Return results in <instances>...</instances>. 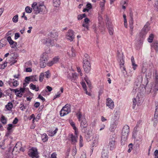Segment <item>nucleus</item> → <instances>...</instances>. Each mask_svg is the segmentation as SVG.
Returning a JSON list of instances; mask_svg holds the SVG:
<instances>
[{
  "mask_svg": "<svg viewBox=\"0 0 158 158\" xmlns=\"http://www.w3.org/2000/svg\"><path fill=\"white\" fill-rule=\"evenodd\" d=\"M77 116L78 121L80 122L81 131L85 133L87 131L88 124L85 115L79 112L77 114Z\"/></svg>",
  "mask_w": 158,
  "mask_h": 158,
  "instance_id": "1",
  "label": "nucleus"
},
{
  "mask_svg": "<svg viewBox=\"0 0 158 158\" xmlns=\"http://www.w3.org/2000/svg\"><path fill=\"white\" fill-rule=\"evenodd\" d=\"M58 35H56V33H50L48 34L47 37H45L41 40L42 42L44 44H46L48 46L54 45L53 41L57 40Z\"/></svg>",
  "mask_w": 158,
  "mask_h": 158,
  "instance_id": "2",
  "label": "nucleus"
},
{
  "mask_svg": "<svg viewBox=\"0 0 158 158\" xmlns=\"http://www.w3.org/2000/svg\"><path fill=\"white\" fill-rule=\"evenodd\" d=\"M83 68L85 71L88 73L90 70L91 65L90 63V58L87 54L84 55L83 58Z\"/></svg>",
  "mask_w": 158,
  "mask_h": 158,
  "instance_id": "3",
  "label": "nucleus"
},
{
  "mask_svg": "<svg viewBox=\"0 0 158 158\" xmlns=\"http://www.w3.org/2000/svg\"><path fill=\"white\" fill-rule=\"evenodd\" d=\"M129 132V127L127 125H125L123 127L121 136V142L126 141Z\"/></svg>",
  "mask_w": 158,
  "mask_h": 158,
  "instance_id": "4",
  "label": "nucleus"
},
{
  "mask_svg": "<svg viewBox=\"0 0 158 158\" xmlns=\"http://www.w3.org/2000/svg\"><path fill=\"white\" fill-rule=\"evenodd\" d=\"M70 111V105L67 104L63 107L60 111V115L61 116H63L69 114Z\"/></svg>",
  "mask_w": 158,
  "mask_h": 158,
  "instance_id": "5",
  "label": "nucleus"
},
{
  "mask_svg": "<svg viewBox=\"0 0 158 158\" xmlns=\"http://www.w3.org/2000/svg\"><path fill=\"white\" fill-rule=\"evenodd\" d=\"M155 82L152 84L151 88V91L154 92V94H156V92L158 91V76L156 73L155 75Z\"/></svg>",
  "mask_w": 158,
  "mask_h": 158,
  "instance_id": "6",
  "label": "nucleus"
},
{
  "mask_svg": "<svg viewBox=\"0 0 158 158\" xmlns=\"http://www.w3.org/2000/svg\"><path fill=\"white\" fill-rule=\"evenodd\" d=\"M148 26L149 23H147L140 33V37L143 39L145 37L146 35L149 30Z\"/></svg>",
  "mask_w": 158,
  "mask_h": 158,
  "instance_id": "7",
  "label": "nucleus"
},
{
  "mask_svg": "<svg viewBox=\"0 0 158 158\" xmlns=\"http://www.w3.org/2000/svg\"><path fill=\"white\" fill-rule=\"evenodd\" d=\"M118 60L119 61L121 69L122 71H125V68L124 66V61L123 58V54L118 53L117 54Z\"/></svg>",
  "mask_w": 158,
  "mask_h": 158,
  "instance_id": "8",
  "label": "nucleus"
},
{
  "mask_svg": "<svg viewBox=\"0 0 158 158\" xmlns=\"http://www.w3.org/2000/svg\"><path fill=\"white\" fill-rule=\"evenodd\" d=\"M42 6L41 5L38 4L36 2L33 3L31 6L32 9L35 11V14H37L42 11L41 9V7Z\"/></svg>",
  "mask_w": 158,
  "mask_h": 158,
  "instance_id": "9",
  "label": "nucleus"
},
{
  "mask_svg": "<svg viewBox=\"0 0 158 158\" xmlns=\"http://www.w3.org/2000/svg\"><path fill=\"white\" fill-rule=\"evenodd\" d=\"M28 155L29 156L32 158H37L38 156V152L37 149L34 148H32L29 149L28 151Z\"/></svg>",
  "mask_w": 158,
  "mask_h": 158,
  "instance_id": "10",
  "label": "nucleus"
},
{
  "mask_svg": "<svg viewBox=\"0 0 158 158\" xmlns=\"http://www.w3.org/2000/svg\"><path fill=\"white\" fill-rule=\"evenodd\" d=\"M108 147L110 151H113L116 148V145L115 142V139L114 137L109 139Z\"/></svg>",
  "mask_w": 158,
  "mask_h": 158,
  "instance_id": "11",
  "label": "nucleus"
},
{
  "mask_svg": "<svg viewBox=\"0 0 158 158\" xmlns=\"http://www.w3.org/2000/svg\"><path fill=\"white\" fill-rule=\"evenodd\" d=\"M106 24L107 25V28L108 30L109 34L110 35H113L114 33V30L113 26L110 21L109 19L106 18Z\"/></svg>",
  "mask_w": 158,
  "mask_h": 158,
  "instance_id": "12",
  "label": "nucleus"
},
{
  "mask_svg": "<svg viewBox=\"0 0 158 158\" xmlns=\"http://www.w3.org/2000/svg\"><path fill=\"white\" fill-rule=\"evenodd\" d=\"M155 106H156V108L155 110V114L154 118L152 119L153 122V125L156 126L158 123V102L155 103Z\"/></svg>",
  "mask_w": 158,
  "mask_h": 158,
  "instance_id": "13",
  "label": "nucleus"
},
{
  "mask_svg": "<svg viewBox=\"0 0 158 158\" xmlns=\"http://www.w3.org/2000/svg\"><path fill=\"white\" fill-rule=\"evenodd\" d=\"M98 20L99 22V23L100 25L99 26L100 27H101V28H100L99 30L101 31L102 32L103 31L105 30V29L104 26H103V21L102 15L100 14L98 15Z\"/></svg>",
  "mask_w": 158,
  "mask_h": 158,
  "instance_id": "14",
  "label": "nucleus"
},
{
  "mask_svg": "<svg viewBox=\"0 0 158 158\" xmlns=\"http://www.w3.org/2000/svg\"><path fill=\"white\" fill-rule=\"evenodd\" d=\"M66 38L71 41L73 40L74 38V32L72 30H69L67 33L66 34Z\"/></svg>",
  "mask_w": 158,
  "mask_h": 158,
  "instance_id": "15",
  "label": "nucleus"
},
{
  "mask_svg": "<svg viewBox=\"0 0 158 158\" xmlns=\"http://www.w3.org/2000/svg\"><path fill=\"white\" fill-rule=\"evenodd\" d=\"M77 134H75V135H74L72 134H69V140L71 141V143L73 144H75L77 142Z\"/></svg>",
  "mask_w": 158,
  "mask_h": 158,
  "instance_id": "16",
  "label": "nucleus"
},
{
  "mask_svg": "<svg viewBox=\"0 0 158 158\" xmlns=\"http://www.w3.org/2000/svg\"><path fill=\"white\" fill-rule=\"evenodd\" d=\"M15 94L17 96L21 98L22 97L23 94L25 92V88H20L19 90L18 89H14Z\"/></svg>",
  "mask_w": 158,
  "mask_h": 158,
  "instance_id": "17",
  "label": "nucleus"
},
{
  "mask_svg": "<svg viewBox=\"0 0 158 158\" xmlns=\"http://www.w3.org/2000/svg\"><path fill=\"white\" fill-rule=\"evenodd\" d=\"M106 105L110 108L112 109L114 106V102L110 98H108L106 99Z\"/></svg>",
  "mask_w": 158,
  "mask_h": 158,
  "instance_id": "18",
  "label": "nucleus"
},
{
  "mask_svg": "<svg viewBox=\"0 0 158 158\" xmlns=\"http://www.w3.org/2000/svg\"><path fill=\"white\" fill-rule=\"evenodd\" d=\"M93 141L91 144L92 147H96L98 144L99 136L95 135L93 138Z\"/></svg>",
  "mask_w": 158,
  "mask_h": 158,
  "instance_id": "19",
  "label": "nucleus"
},
{
  "mask_svg": "<svg viewBox=\"0 0 158 158\" xmlns=\"http://www.w3.org/2000/svg\"><path fill=\"white\" fill-rule=\"evenodd\" d=\"M142 103V100H140L139 97H137L136 98H134L133 99V108L134 109L135 106L137 104L138 105H140Z\"/></svg>",
  "mask_w": 158,
  "mask_h": 158,
  "instance_id": "20",
  "label": "nucleus"
},
{
  "mask_svg": "<svg viewBox=\"0 0 158 158\" xmlns=\"http://www.w3.org/2000/svg\"><path fill=\"white\" fill-rule=\"evenodd\" d=\"M158 41L154 40L151 45V48L152 50L154 49L156 52L158 51Z\"/></svg>",
  "mask_w": 158,
  "mask_h": 158,
  "instance_id": "21",
  "label": "nucleus"
},
{
  "mask_svg": "<svg viewBox=\"0 0 158 158\" xmlns=\"http://www.w3.org/2000/svg\"><path fill=\"white\" fill-rule=\"evenodd\" d=\"M131 19L130 20H132L134 21V19H136L138 18V13L135 11H131L130 13Z\"/></svg>",
  "mask_w": 158,
  "mask_h": 158,
  "instance_id": "22",
  "label": "nucleus"
},
{
  "mask_svg": "<svg viewBox=\"0 0 158 158\" xmlns=\"http://www.w3.org/2000/svg\"><path fill=\"white\" fill-rule=\"evenodd\" d=\"M77 74L76 73H72L71 75L69 74L67 76V78L72 81H74L77 78Z\"/></svg>",
  "mask_w": 158,
  "mask_h": 158,
  "instance_id": "23",
  "label": "nucleus"
},
{
  "mask_svg": "<svg viewBox=\"0 0 158 158\" xmlns=\"http://www.w3.org/2000/svg\"><path fill=\"white\" fill-rule=\"evenodd\" d=\"M68 55L70 58L74 57L76 56L74 49L72 48L71 50H69L67 52Z\"/></svg>",
  "mask_w": 158,
  "mask_h": 158,
  "instance_id": "24",
  "label": "nucleus"
},
{
  "mask_svg": "<svg viewBox=\"0 0 158 158\" xmlns=\"http://www.w3.org/2000/svg\"><path fill=\"white\" fill-rule=\"evenodd\" d=\"M117 124L118 122L116 121H115L111 124L109 128L110 131L111 132L113 131L116 128Z\"/></svg>",
  "mask_w": 158,
  "mask_h": 158,
  "instance_id": "25",
  "label": "nucleus"
},
{
  "mask_svg": "<svg viewBox=\"0 0 158 158\" xmlns=\"http://www.w3.org/2000/svg\"><path fill=\"white\" fill-rule=\"evenodd\" d=\"M48 62L47 60H44L42 58H40V67L44 68L46 66Z\"/></svg>",
  "mask_w": 158,
  "mask_h": 158,
  "instance_id": "26",
  "label": "nucleus"
},
{
  "mask_svg": "<svg viewBox=\"0 0 158 158\" xmlns=\"http://www.w3.org/2000/svg\"><path fill=\"white\" fill-rule=\"evenodd\" d=\"M52 90V88L51 87L49 86H47L45 89L43 90L41 94L44 96L45 95L47 94L48 92H51Z\"/></svg>",
  "mask_w": 158,
  "mask_h": 158,
  "instance_id": "27",
  "label": "nucleus"
},
{
  "mask_svg": "<svg viewBox=\"0 0 158 158\" xmlns=\"http://www.w3.org/2000/svg\"><path fill=\"white\" fill-rule=\"evenodd\" d=\"M131 61L132 66V68L134 70H135L137 69L138 65L135 63V60L134 57L133 56H132L131 58Z\"/></svg>",
  "mask_w": 158,
  "mask_h": 158,
  "instance_id": "28",
  "label": "nucleus"
},
{
  "mask_svg": "<svg viewBox=\"0 0 158 158\" xmlns=\"http://www.w3.org/2000/svg\"><path fill=\"white\" fill-rule=\"evenodd\" d=\"M129 23L130 27V30L131 31V35H132L133 33V30L134 28V21H133L132 20H130Z\"/></svg>",
  "mask_w": 158,
  "mask_h": 158,
  "instance_id": "29",
  "label": "nucleus"
},
{
  "mask_svg": "<svg viewBox=\"0 0 158 158\" xmlns=\"http://www.w3.org/2000/svg\"><path fill=\"white\" fill-rule=\"evenodd\" d=\"M69 123L73 127V129L75 131V134H77V133L78 132L77 129L74 123L72 121V120H70L69 121Z\"/></svg>",
  "mask_w": 158,
  "mask_h": 158,
  "instance_id": "30",
  "label": "nucleus"
},
{
  "mask_svg": "<svg viewBox=\"0 0 158 158\" xmlns=\"http://www.w3.org/2000/svg\"><path fill=\"white\" fill-rule=\"evenodd\" d=\"M16 56L12 57L10 58V59L9 60L8 62L10 64V65H12L15 63L17 60H16Z\"/></svg>",
  "mask_w": 158,
  "mask_h": 158,
  "instance_id": "31",
  "label": "nucleus"
},
{
  "mask_svg": "<svg viewBox=\"0 0 158 158\" xmlns=\"http://www.w3.org/2000/svg\"><path fill=\"white\" fill-rule=\"evenodd\" d=\"M58 131V129L56 128L54 131H49L48 132V135L50 136H52L56 134L57 131Z\"/></svg>",
  "mask_w": 158,
  "mask_h": 158,
  "instance_id": "32",
  "label": "nucleus"
},
{
  "mask_svg": "<svg viewBox=\"0 0 158 158\" xmlns=\"http://www.w3.org/2000/svg\"><path fill=\"white\" fill-rule=\"evenodd\" d=\"M81 84L86 94L89 96L91 95L90 93L89 92H88L87 90V89L86 88V85L85 83L84 82H82L81 83Z\"/></svg>",
  "mask_w": 158,
  "mask_h": 158,
  "instance_id": "33",
  "label": "nucleus"
},
{
  "mask_svg": "<svg viewBox=\"0 0 158 158\" xmlns=\"http://www.w3.org/2000/svg\"><path fill=\"white\" fill-rule=\"evenodd\" d=\"M13 107V104L11 102H9L6 106V107L8 110H10Z\"/></svg>",
  "mask_w": 158,
  "mask_h": 158,
  "instance_id": "34",
  "label": "nucleus"
},
{
  "mask_svg": "<svg viewBox=\"0 0 158 158\" xmlns=\"http://www.w3.org/2000/svg\"><path fill=\"white\" fill-rule=\"evenodd\" d=\"M30 89L33 90H35V91H38L39 90V88L38 87H36L35 85H34L32 83L30 85Z\"/></svg>",
  "mask_w": 158,
  "mask_h": 158,
  "instance_id": "35",
  "label": "nucleus"
},
{
  "mask_svg": "<svg viewBox=\"0 0 158 158\" xmlns=\"http://www.w3.org/2000/svg\"><path fill=\"white\" fill-rule=\"evenodd\" d=\"M48 54L47 52L44 53L40 57V58H42L44 60H47V61H48Z\"/></svg>",
  "mask_w": 158,
  "mask_h": 158,
  "instance_id": "36",
  "label": "nucleus"
},
{
  "mask_svg": "<svg viewBox=\"0 0 158 158\" xmlns=\"http://www.w3.org/2000/svg\"><path fill=\"white\" fill-rule=\"evenodd\" d=\"M30 77L31 81H37L38 79V77L36 75L31 76Z\"/></svg>",
  "mask_w": 158,
  "mask_h": 158,
  "instance_id": "37",
  "label": "nucleus"
},
{
  "mask_svg": "<svg viewBox=\"0 0 158 158\" xmlns=\"http://www.w3.org/2000/svg\"><path fill=\"white\" fill-rule=\"evenodd\" d=\"M41 139L43 142H45L48 140V136L45 133L43 134L41 136Z\"/></svg>",
  "mask_w": 158,
  "mask_h": 158,
  "instance_id": "38",
  "label": "nucleus"
},
{
  "mask_svg": "<svg viewBox=\"0 0 158 158\" xmlns=\"http://www.w3.org/2000/svg\"><path fill=\"white\" fill-rule=\"evenodd\" d=\"M154 37V35L152 34L150 35L148 39V41L149 43H152L153 41V39Z\"/></svg>",
  "mask_w": 158,
  "mask_h": 158,
  "instance_id": "39",
  "label": "nucleus"
},
{
  "mask_svg": "<svg viewBox=\"0 0 158 158\" xmlns=\"http://www.w3.org/2000/svg\"><path fill=\"white\" fill-rule=\"evenodd\" d=\"M9 43L11 45L12 48H14L16 47L17 44L16 42L14 41L13 40L9 42Z\"/></svg>",
  "mask_w": 158,
  "mask_h": 158,
  "instance_id": "40",
  "label": "nucleus"
},
{
  "mask_svg": "<svg viewBox=\"0 0 158 158\" xmlns=\"http://www.w3.org/2000/svg\"><path fill=\"white\" fill-rule=\"evenodd\" d=\"M83 138L81 135L80 136L79 138V146L80 147H82L83 146Z\"/></svg>",
  "mask_w": 158,
  "mask_h": 158,
  "instance_id": "41",
  "label": "nucleus"
},
{
  "mask_svg": "<svg viewBox=\"0 0 158 158\" xmlns=\"http://www.w3.org/2000/svg\"><path fill=\"white\" fill-rule=\"evenodd\" d=\"M86 15L85 14H80L78 15L77 18L78 20H80L83 18L85 17Z\"/></svg>",
  "mask_w": 158,
  "mask_h": 158,
  "instance_id": "42",
  "label": "nucleus"
},
{
  "mask_svg": "<svg viewBox=\"0 0 158 158\" xmlns=\"http://www.w3.org/2000/svg\"><path fill=\"white\" fill-rule=\"evenodd\" d=\"M32 9L30 7L27 6L25 9V11L28 13H30L32 12Z\"/></svg>",
  "mask_w": 158,
  "mask_h": 158,
  "instance_id": "43",
  "label": "nucleus"
},
{
  "mask_svg": "<svg viewBox=\"0 0 158 158\" xmlns=\"http://www.w3.org/2000/svg\"><path fill=\"white\" fill-rule=\"evenodd\" d=\"M101 156L108 157V152L107 151L103 150L102 152Z\"/></svg>",
  "mask_w": 158,
  "mask_h": 158,
  "instance_id": "44",
  "label": "nucleus"
},
{
  "mask_svg": "<svg viewBox=\"0 0 158 158\" xmlns=\"http://www.w3.org/2000/svg\"><path fill=\"white\" fill-rule=\"evenodd\" d=\"M1 118L2 123L4 124H5L6 123L7 121L5 117L4 116L2 115Z\"/></svg>",
  "mask_w": 158,
  "mask_h": 158,
  "instance_id": "45",
  "label": "nucleus"
},
{
  "mask_svg": "<svg viewBox=\"0 0 158 158\" xmlns=\"http://www.w3.org/2000/svg\"><path fill=\"white\" fill-rule=\"evenodd\" d=\"M18 15H16L14 16L12 19L13 21L15 23H16L18 22Z\"/></svg>",
  "mask_w": 158,
  "mask_h": 158,
  "instance_id": "46",
  "label": "nucleus"
},
{
  "mask_svg": "<svg viewBox=\"0 0 158 158\" xmlns=\"http://www.w3.org/2000/svg\"><path fill=\"white\" fill-rule=\"evenodd\" d=\"M21 143H16L15 146L13 150L15 151H17V150L19 149V146H20Z\"/></svg>",
  "mask_w": 158,
  "mask_h": 158,
  "instance_id": "47",
  "label": "nucleus"
},
{
  "mask_svg": "<svg viewBox=\"0 0 158 158\" xmlns=\"http://www.w3.org/2000/svg\"><path fill=\"white\" fill-rule=\"evenodd\" d=\"M44 77V73H40L39 77V81L40 82H41L43 81V79Z\"/></svg>",
  "mask_w": 158,
  "mask_h": 158,
  "instance_id": "48",
  "label": "nucleus"
},
{
  "mask_svg": "<svg viewBox=\"0 0 158 158\" xmlns=\"http://www.w3.org/2000/svg\"><path fill=\"white\" fill-rule=\"evenodd\" d=\"M43 73H44V77H45L46 78H48L50 77V74L49 71H48Z\"/></svg>",
  "mask_w": 158,
  "mask_h": 158,
  "instance_id": "49",
  "label": "nucleus"
},
{
  "mask_svg": "<svg viewBox=\"0 0 158 158\" xmlns=\"http://www.w3.org/2000/svg\"><path fill=\"white\" fill-rule=\"evenodd\" d=\"M102 1L100 2V7L102 9L105 6V3L106 2L105 0H102Z\"/></svg>",
  "mask_w": 158,
  "mask_h": 158,
  "instance_id": "50",
  "label": "nucleus"
},
{
  "mask_svg": "<svg viewBox=\"0 0 158 158\" xmlns=\"http://www.w3.org/2000/svg\"><path fill=\"white\" fill-rule=\"evenodd\" d=\"M70 151V148H68L65 152V158H68V157L69 156V153Z\"/></svg>",
  "mask_w": 158,
  "mask_h": 158,
  "instance_id": "51",
  "label": "nucleus"
},
{
  "mask_svg": "<svg viewBox=\"0 0 158 158\" xmlns=\"http://www.w3.org/2000/svg\"><path fill=\"white\" fill-rule=\"evenodd\" d=\"M77 153V149L75 147H74L72 151V155L75 156Z\"/></svg>",
  "mask_w": 158,
  "mask_h": 158,
  "instance_id": "52",
  "label": "nucleus"
},
{
  "mask_svg": "<svg viewBox=\"0 0 158 158\" xmlns=\"http://www.w3.org/2000/svg\"><path fill=\"white\" fill-rule=\"evenodd\" d=\"M59 1H55L54 0L53 3V5L54 6L56 7H59Z\"/></svg>",
  "mask_w": 158,
  "mask_h": 158,
  "instance_id": "53",
  "label": "nucleus"
},
{
  "mask_svg": "<svg viewBox=\"0 0 158 158\" xmlns=\"http://www.w3.org/2000/svg\"><path fill=\"white\" fill-rule=\"evenodd\" d=\"M154 7L155 10L157 11L158 10V0H156L155 2L154 5Z\"/></svg>",
  "mask_w": 158,
  "mask_h": 158,
  "instance_id": "54",
  "label": "nucleus"
},
{
  "mask_svg": "<svg viewBox=\"0 0 158 158\" xmlns=\"http://www.w3.org/2000/svg\"><path fill=\"white\" fill-rule=\"evenodd\" d=\"M30 76L27 77H25V81L27 83V84L29 83V81H31Z\"/></svg>",
  "mask_w": 158,
  "mask_h": 158,
  "instance_id": "55",
  "label": "nucleus"
},
{
  "mask_svg": "<svg viewBox=\"0 0 158 158\" xmlns=\"http://www.w3.org/2000/svg\"><path fill=\"white\" fill-rule=\"evenodd\" d=\"M154 158H158V150H156L154 153Z\"/></svg>",
  "mask_w": 158,
  "mask_h": 158,
  "instance_id": "56",
  "label": "nucleus"
},
{
  "mask_svg": "<svg viewBox=\"0 0 158 158\" xmlns=\"http://www.w3.org/2000/svg\"><path fill=\"white\" fill-rule=\"evenodd\" d=\"M59 59V58L58 56L56 57L53 59V62L54 63H56L58 61Z\"/></svg>",
  "mask_w": 158,
  "mask_h": 158,
  "instance_id": "57",
  "label": "nucleus"
},
{
  "mask_svg": "<svg viewBox=\"0 0 158 158\" xmlns=\"http://www.w3.org/2000/svg\"><path fill=\"white\" fill-rule=\"evenodd\" d=\"M143 136L141 135H138L137 137V140L139 141H141L142 140Z\"/></svg>",
  "mask_w": 158,
  "mask_h": 158,
  "instance_id": "58",
  "label": "nucleus"
},
{
  "mask_svg": "<svg viewBox=\"0 0 158 158\" xmlns=\"http://www.w3.org/2000/svg\"><path fill=\"white\" fill-rule=\"evenodd\" d=\"M14 81L13 82V85L15 87H16L18 85L19 83L16 80H15L13 79Z\"/></svg>",
  "mask_w": 158,
  "mask_h": 158,
  "instance_id": "59",
  "label": "nucleus"
},
{
  "mask_svg": "<svg viewBox=\"0 0 158 158\" xmlns=\"http://www.w3.org/2000/svg\"><path fill=\"white\" fill-rule=\"evenodd\" d=\"M13 127V125L12 124H9L8 125V127H7V130L8 131L11 130Z\"/></svg>",
  "mask_w": 158,
  "mask_h": 158,
  "instance_id": "60",
  "label": "nucleus"
},
{
  "mask_svg": "<svg viewBox=\"0 0 158 158\" xmlns=\"http://www.w3.org/2000/svg\"><path fill=\"white\" fill-rule=\"evenodd\" d=\"M20 37V34L18 33H16L15 34V40L17 39Z\"/></svg>",
  "mask_w": 158,
  "mask_h": 158,
  "instance_id": "61",
  "label": "nucleus"
},
{
  "mask_svg": "<svg viewBox=\"0 0 158 158\" xmlns=\"http://www.w3.org/2000/svg\"><path fill=\"white\" fill-rule=\"evenodd\" d=\"M38 98L41 99L42 101L43 102H44L45 101V99L42 96H41L40 94L39 95Z\"/></svg>",
  "mask_w": 158,
  "mask_h": 158,
  "instance_id": "62",
  "label": "nucleus"
},
{
  "mask_svg": "<svg viewBox=\"0 0 158 158\" xmlns=\"http://www.w3.org/2000/svg\"><path fill=\"white\" fill-rule=\"evenodd\" d=\"M80 158H86V155L85 153H82L81 155Z\"/></svg>",
  "mask_w": 158,
  "mask_h": 158,
  "instance_id": "63",
  "label": "nucleus"
},
{
  "mask_svg": "<svg viewBox=\"0 0 158 158\" xmlns=\"http://www.w3.org/2000/svg\"><path fill=\"white\" fill-rule=\"evenodd\" d=\"M50 158H57L56 154V153H53L51 155Z\"/></svg>",
  "mask_w": 158,
  "mask_h": 158,
  "instance_id": "64",
  "label": "nucleus"
}]
</instances>
